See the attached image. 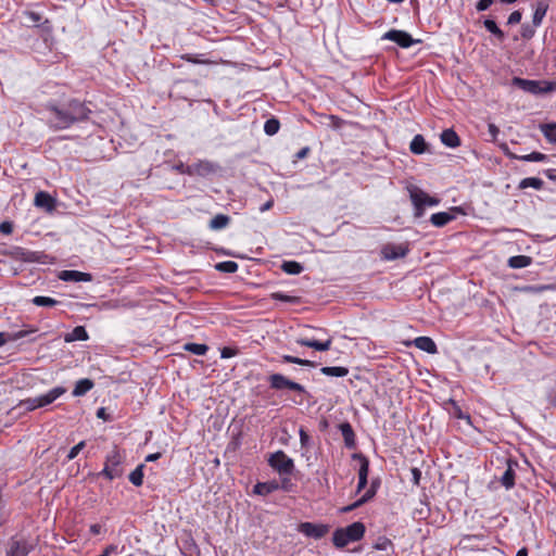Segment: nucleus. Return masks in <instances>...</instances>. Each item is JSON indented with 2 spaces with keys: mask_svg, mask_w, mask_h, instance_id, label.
<instances>
[{
  "mask_svg": "<svg viewBox=\"0 0 556 556\" xmlns=\"http://www.w3.org/2000/svg\"><path fill=\"white\" fill-rule=\"evenodd\" d=\"M48 125L55 130L70 128L76 123L88 119L91 110L79 100L73 99L61 104L47 105Z\"/></svg>",
  "mask_w": 556,
  "mask_h": 556,
  "instance_id": "nucleus-1",
  "label": "nucleus"
},
{
  "mask_svg": "<svg viewBox=\"0 0 556 556\" xmlns=\"http://www.w3.org/2000/svg\"><path fill=\"white\" fill-rule=\"evenodd\" d=\"M364 523L356 521L345 528L337 529L332 534V542L337 548H343L351 542L359 541L365 534Z\"/></svg>",
  "mask_w": 556,
  "mask_h": 556,
  "instance_id": "nucleus-2",
  "label": "nucleus"
},
{
  "mask_svg": "<svg viewBox=\"0 0 556 556\" xmlns=\"http://www.w3.org/2000/svg\"><path fill=\"white\" fill-rule=\"evenodd\" d=\"M408 192L415 208V217H421L426 206H437L440 203V199L430 197L428 193L416 186L409 187Z\"/></svg>",
  "mask_w": 556,
  "mask_h": 556,
  "instance_id": "nucleus-3",
  "label": "nucleus"
},
{
  "mask_svg": "<svg viewBox=\"0 0 556 556\" xmlns=\"http://www.w3.org/2000/svg\"><path fill=\"white\" fill-rule=\"evenodd\" d=\"M124 456L117 448H114L108 454L104 468L99 475L105 477L108 480L119 478L123 475V469L121 468Z\"/></svg>",
  "mask_w": 556,
  "mask_h": 556,
  "instance_id": "nucleus-4",
  "label": "nucleus"
},
{
  "mask_svg": "<svg viewBox=\"0 0 556 556\" xmlns=\"http://www.w3.org/2000/svg\"><path fill=\"white\" fill-rule=\"evenodd\" d=\"M268 465L280 476H290L294 470V462L283 451H277L268 458Z\"/></svg>",
  "mask_w": 556,
  "mask_h": 556,
  "instance_id": "nucleus-5",
  "label": "nucleus"
},
{
  "mask_svg": "<svg viewBox=\"0 0 556 556\" xmlns=\"http://www.w3.org/2000/svg\"><path fill=\"white\" fill-rule=\"evenodd\" d=\"M268 383L271 389L277 390V391L288 389V390L295 391L299 393L306 392L305 388L302 384L288 379L286 376H283L281 374L270 375L268 377Z\"/></svg>",
  "mask_w": 556,
  "mask_h": 556,
  "instance_id": "nucleus-6",
  "label": "nucleus"
},
{
  "mask_svg": "<svg viewBox=\"0 0 556 556\" xmlns=\"http://www.w3.org/2000/svg\"><path fill=\"white\" fill-rule=\"evenodd\" d=\"M199 85V81L195 79L192 80H176L170 89V96L178 98V99H185L189 100L194 94L190 91L192 88H197Z\"/></svg>",
  "mask_w": 556,
  "mask_h": 556,
  "instance_id": "nucleus-7",
  "label": "nucleus"
},
{
  "mask_svg": "<svg viewBox=\"0 0 556 556\" xmlns=\"http://www.w3.org/2000/svg\"><path fill=\"white\" fill-rule=\"evenodd\" d=\"M382 38L391 40L402 48H409L414 43L420 42V40H415L408 33L397 29L387 31Z\"/></svg>",
  "mask_w": 556,
  "mask_h": 556,
  "instance_id": "nucleus-8",
  "label": "nucleus"
},
{
  "mask_svg": "<svg viewBox=\"0 0 556 556\" xmlns=\"http://www.w3.org/2000/svg\"><path fill=\"white\" fill-rule=\"evenodd\" d=\"M408 252L409 249L407 244L389 243L381 249L382 257L387 261H394L397 258L405 257Z\"/></svg>",
  "mask_w": 556,
  "mask_h": 556,
  "instance_id": "nucleus-9",
  "label": "nucleus"
},
{
  "mask_svg": "<svg viewBox=\"0 0 556 556\" xmlns=\"http://www.w3.org/2000/svg\"><path fill=\"white\" fill-rule=\"evenodd\" d=\"M301 533L308 538L321 539L328 532V527L325 525H316L312 522H302L299 527Z\"/></svg>",
  "mask_w": 556,
  "mask_h": 556,
  "instance_id": "nucleus-10",
  "label": "nucleus"
},
{
  "mask_svg": "<svg viewBox=\"0 0 556 556\" xmlns=\"http://www.w3.org/2000/svg\"><path fill=\"white\" fill-rule=\"evenodd\" d=\"M511 84L526 92L532 94H541L542 83L540 80H530L520 77H514Z\"/></svg>",
  "mask_w": 556,
  "mask_h": 556,
  "instance_id": "nucleus-11",
  "label": "nucleus"
},
{
  "mask_svg": "<svg viewBox=\"0 0 556 556\" xmlns=\"http://www.w3.org/2000/svg\"><path fill=\"white\" fill-rule=\"evenodd\" d=\"M295 342H296V344H299L301 346H306V348L314 349L316 351L324 352V351H328L331 348L332 339L329 337L325 341H318V340L309 339V338H299V339H296Z\"/></svg>",
  "mask_w": 556,
  "mask_h": 556,
  "instance_id": "nucleus-12",
  "label": "nucleus"
},
{
  "mask_svg": "<svg viewBox=\"0 0 556 556\" xmlns=\"http://www.w3.org/2000/svg\"><path fill=\"white\" fill-rule=\"evenodd\" d=\"M532 8L534 10L532 23L534 26H541L549 8V0H536L535 3L532 4Z\"/></svg>",
  "mask_w": 556,
  "mask_h": 556,
  "instance_id": "nucleus-13",
  "label": "nucleus"
},
{
  "mask_svg": "<svg viewBox=\"0 0 556 556\" xmlns=\"http://www.w3.org/2000/svg\"><path fill=\"white\" fill-rule=\"evenodd\" d=\"M59 278L63 281H72V282H88L92 280V275L89 273H83L79 270H62L59 274Z\"/></svg>",
  "mask_w": 556,
  "mask_h": 556,
  "instance_id": "nucleus-14",
  "label": "nucleus"
},
{
  "mask_svg": "<svg viewBox=\"0 0 556 556\" xmlns=\"http://www.w3.org/2000/svg\"><path fill=\"white\" fill-rule=\"evenodd\" d=\"M516 467H518V463L516 460H513V459L507 460V468L500 479L501 484L506 490H510L515 485V476H516L515 468Z\"/></svg>",
  "mask_w": 556,
  "mask_h": 556,
  "instance_id": "nucleus-15",
  "label": "nucleus"
},
{
  "mask_svg": "<svg viewBox=\"0 0 556 556\" xmlns=\"http://www.w3.org/2000/svg\"><path fill=\"white\" fill-rule=\"evenodd\" d=\"M34 203L37 207L45 208L48 212H51L55 208V200L45 191H39L36 193Z\"/></svg>",
  "mask_w": 556,
  "mask_h": 556,
  "instance_id": "nucleus-16",
  "label": "nucleus"
},
{
  "mask_svg": "<svg viewBox=\"0 0 556 556\" xmlns=\"http://www.w3.org/2000/svg\"><path fill=\"white\" fill-rule=\"evenodd\" d=\"M66 392L64 387H55L48 391L46 394L39 395V405L40 407L48 406L52 404L56 399L63 395Z\"/></svg>",
  "mask_w": 556,
  "mask_h": 556,
  "instance_id": "nucleus-17",
  "label": "nucleus"
},
{
  "mask_svg": "<svg viewBox=\"0 0 556 556\" xmlns=\"http://www.w3.org/2000/svg\"><path fill=\"white\" fill-rule=\"evenodd\" d=\"M339 430L341 431L345 446L348 448H354L356 446V440L351 424L348 421L340 424Z\"/></svg>",
  "mask_w": 556,
  "mask_h": 556,
  "instance_id": "nucleus-18",
  "label": "nucleus"
},
{
  "mask_svg": "<svg viewBox=\"0 0 556 556\" xmlns=\"http://www.w3.org/2000/svg\"><path fill=\"white\" fill-rule=\"evenodd\" d=\"M36 331H37V329L31 328L28 330H20L16 332H0V348L3 346L7 342H13V341L21 340Z\"/></svg>",
  "mask_w": 556,
  "mask_h": 556,
  "instance_id": "nucleus-19",
  "label": "nucleus"
},
{
  "mask_svg": "<svg viewBox=\"0 0 556 556\" xmlns=\"http://www.w3.org/2000/svg\"><path fill=\"white\" fill-rule=\"evenodd\" d=\"M278 490H279V486H278L277 480H271V481H267V482H257L253 486V493L256 495H261V496H267L268 494H270L275 491H278Z\"/></svg>",
  "mask_w": 556,
  "mask_h": 556,
  "instance_id": "nucleus-20",
  "label": "nucleus"
},
{
  "mask_svg": "<svg viewBox=\"0 0 556 556\" xmlns=\"http://www.w3.org/2000/svg\"><path fill=\"white\" fill-rule=\"evenodd\" d=\"M414 345L429 354H435L438 352L435 342L429 337H418L414 340Z\"/></svg>",
  "mask_w": 556,
  "mask_h": 556,
  "instance_id": "nucleus-21",
  "label": "nucleus"
},
{
  "mask_svg": "<svg viewBox=\"0 0 556 556\" xmlns=\"http://www.w3.org/2000/svg\"><path fill=\"white\" fill-rule=\"evenodd\" d=\"M440 138L441 142L448 148L454 149L460 146L459 137L452 128L443 130Z\"/></svg>",
  "mask_w": 556,
  "mask_h": 556,
  "instance_id": "nucleus-22",
  "label": "nucleus"
},
{
  "mask_svg": "<svg viewBox=\"0 0 556 556\" xmlns=\"http://www.w3.org/2000/svg\"><path fill=\"white\" fill-rule=\"evenodd\" d=\"M88 339L89 336L84 326H76L71 332L64 336V341L67 343L74 341H87Z\"/></svg>",
  "mask_w": 556,
  "mask_h": 556,
  "instance_id": "nucleus-23",
  "label": "nucleus"
},
{
  "mask_svg": "<svg viewBox=\"0 0 556 556\" xmlns=\"http://www.w3.org/2000/svg\"><path fill=\"white\" fill-rule=\"evenodd\" d=\"M30 548L26 542L13 541L10 545L7 556H27Z\"/></svg>",
  "mask_w": 556,
  "mask_h": 556,
  "instance_id": "nucleus-24",
  "label": "nucleus"
},
{
  "mask_svg": "<svg viewBox=\"0 0 556 556\" xmlns=\"http://www.w3.org/2000/svg\"><path fill=\"white\" fill-rule=\"evenodd\" d=\"M507 264L514 269L525 268L532 264V257L528 255H515L508 258Z\"/></svg>",
  "mask_w": 556,
  "mask_h": 556,
  "instance_id": "nucleus-25",
  "label": "nucleus"
},
{
  "mask_svg": "<svg viewBox=\"0 0 556 556\" xmlns=\"http://www.w3.org/2000/svg\"><path fill=\"white\" fill-rule=\"evenodd\" d=\"M455 218V216L448 212H439L434 213L430 217V222L435 227H444L450 222H452Z\"/></svg>",
  "mask_w": 556,
  "mask_h": 556,
  "instance_id": "nucleus-26",
  "label": "nucleus"
},
{
  "mask_svg": "<svg viewBox=\"0 0 556 556\" xmlns=\"http://www.w3.org/2000/svg\"><path fill=\"white\" fill-rule=\"evenodd\" d=\"M94 383L90 379H80L76 382L73 390V396H83L93 388Z\"/></svg>",
  "mask_w": 556,
  "mask_h": 556,
  "instance_id": "nucleus-27",
  "label": "nucleus"
},
{
  "mask_svg": "<svg viewBox=\"0 0 556 556\" xmlns=\"http://www.w3.org/2000/svg\"><path fill=\"white\" fill-rule=\"evenodd\" d=\"M218 165L208 161H201L194 166V170L198 175L206 176L216 173Z\"/></svg>",
  "mask_w": 556,
  "mask_h": 556,
  "instance_id": "nucleus-28",
  "label": "nucleus"
},
{
  "mask_svg": "<svg viewBox=\"0 0 556 556\" xmlns=\"http://www.w3.org/2000/svg\"><path fill=\"white\" fill-rule=\"evenodd\" d=\"M410 152L414 154H422L427 150V142L421 135L414 136L409 144Z\"/></svg>",
  "mask_w": 556,
  "mask_h": 556,
  "instance_id": "nucleus-29",
  "label": "nucleus"
},
{
  "mask_svg": "<svg viewBox=\"0 0 556 556\" xmlns=\"http://www.w3.org/2000/svg\"><path fill=\"white\" fill-rule=\"evenodd\" d=\"M230 223V217L225 214H217L210 220V229L220 230L226 228Z\"/></svg>",
  "mask_w": 556,
  "mask_h": 556,
  "instance_id": "nucleus-30",
  "label": "nucleus"
},
{
  "mask_svg": "<svg viewBox=\"0 0 556 556\" xmlns=\"http://www.w3.org/2000/svg\"><path fill=\"white\" fill-rule=\"evenodd\" d=\"M539 128L548 142L556 144V123L541 124Z\"/></svg>",
  "mask_w": 556,
  "mask_h": 556,
  "instance_id": "nucleus-31",
  "label": "nucleus"
},
{
  "mask_svg": "<svg viewBox=\"0 0 556 556\" xmlns=\"http://www.w3.org/2000/svg\"><path fill=\"white\" fill-rule=\"evenodd\" d=\"M320 371L323 375L330 377H345L349 374V369L342 366H326L321 367Z\"/></svg>",
  "mask_w": 556,
  "mask_h": 556,
  "instance_id": "nucleus-32",
  "label": "nucleus"
},
{
  "mask_svg": "<svg viewBox=\"0 0 556 556\" xmlns=\"http://www.w3.org/2000/svg\"><path fill=\"white\" fill-rule=\"evenodd\" d=\"M280 267L288 275H299L304 269L302 264L295 261H285Z\"/></svg>",
  "mask_w": 556,
  "mask_h": 556,
  "instance_id": "nucleus-33",
  "label": "nucleus"
},
{
  "mask_svg": "<svg viewBox=\"0 0 556 556\" xmlns=\"http://www.w3.org/2000/svg\"><path fill=\"white\" fill-rule=\"evenodd\" d=\"M544 186V181L538 177H527L519 182V189L534 188L541 190Z\"/></svg>",
  "mask_w": 556,
  "mask_h": 556,
  "instance_id": "nucleus-34",
  "label": "nucleus"
},
{
  "mask_svg": "<svg viewBox=\"0 0 556 556\" xmlns=\"http://www.w3.org/2000/svg\"><path fill=\"white\" fill-rule=\"evenodd\" d=\"M354 459L359 460L358 478L367 479L369 472V462L363 454H354Z\"/></svg>",
  "mask_w": 556,
  "mask_h": 556,
  "instance_id": "nucleus-35",
  "label": "nucleus"
},
{
  "mask_svg": "<svg viewBox=\"0 0 556 556\" xmlns=\"http://www.w3.org/2000/svg\"><path fill=\"white\" fill-rule=\"evenodd\" d=\"M281 359L283 363L288 364H296L301 366H307V367H316V363L309 359L300 358L292 355H282Z\"/></svg>",
  "mask_w": 556,
  "mask_h": 556,
  "instance_id": "nucleus-36",
  "label": "nucleus"
},
{
  "mask_svg": "<svg viewBox=\"0 0 556 556\" xmlns=\"http://www.w3.org/2000/svg\"><path fill=\"white\" fill-rule=\"evenodd\" d=\"M483 25L486 28V30L490 31L492 35H494L497 39L504 40L505 34L496 25V23L493 20H491V18L484 20Z\"/></svg>",
  "mask_w": 556,
  "mask_h": 556,
  "instance_id": "nucleus-37",
  "label": "nucleus"
},
{
  "mask_svg": "<svg viewBox=\"0 0 556 556\" xmlns=\"http://www.w3.org/2000/svg\"><path fill=\"white\" fill-rule=\"evenodd\" d=\"M184 350L195 355H205L208 346L206 344L189 342L184 344Z\"/></svg>",
  "mask_w": 556,
  "mask_h": 556,
  "instance_id": "nucleus-38",
  "label": "nucleus"
},
{
  "mask_svg": "<svg viewBox=\"0 0 556 556\" xmlns=\"http://www.w3.org/2000/svg\"><path fill=\"white\" fill-rule=\"evenodd\" d=\"M238 264L233 261L219 262L215 265V268L220 273L232 274L238 270Z\"/></svg>",
  "mask_w": 556,
  "mask_h": 556,
  "instance_id": "nucleus-39",
  "label": "nucleus"
},
{
  "mask_svg": "<svg viewBox=\"0 0 556 556\" xmlns=\"http://www.w3.org/2000/svg\"><path fill=\"white\" fill-rule=\"evenodd\" d=\"M143 467L144 465H139L134 471L129 475V481L136 485L140 486L143 483Z\"/></svg>",
  "mask_w": 556,
  "mask_h": 556,
  "instance_id": "nucleus-40",
  "label": "nucleus"
},
{
  "mask_svg": "<svg viewBox=\"0 0 556 556\" xmlns=\"http://www.w3.org/2000/svg\"><path fill=\"white\" fill-rule=\"evenodd\" d=\"M33 304L36 306H45V307H53L59 304V301L50 298V296H42L37 295L31 300Z\"/></svg>",
  "mask_w": 556,
  "mask_h": 556,
  "instance_id": "nucleus-41",
  "label": "nucleus"
},
{
  "mask_svg": "<svg viewBox=\"0 0 556 556\" xmlns=\"http://www.w3.org/2000/svg\"><path fill=\"white\" fill-rule=\"evenodd\" d=\"M280 123L277 118L271 117L264 124V131L268 136H274L279 131Z\"/></svg>",
  "mask_w": 556,
  "mask_h": 556,
  "instance_id": "nucleus-42",
  "label": "nucleus"
},
{
  "mask_svg": "<svg viewBox=\"0 0 556 556\" xmlns=\"http://www.w3.org/2000/svg\"><path fill=\"white\" fill-rule=\"evenodd\" d=\"M181 60H185L187 62L193 63V64H211L212 62L207 59H204L202 54H190L186 53L180 55Z\"/></svg>",
  "mask_w": 556,
  "mask_h": 556,
  "instance_id": "nucleus-43",
  "label": "nucleus"
},
{
  "mask_svg": "<svg viewBox=\"0 0 556 556\" xmlns=\"http://www.w3.org/2000/svg\"><path fill=\"white\" fill-rule=\"evenodd\" d=\"M538 26H534L533 24L530 25L528 23H525L521 25V29H520V35L522 37V39L525 40H530L534 37L535 35V28Z\"/></svg>",
  "mask_w": 556,
  "mask_h": 556,
  "instance_id": "nucleus-44",
  "label": "nucleus"
},
{
  "mask_svg": "<svg viewBox=\"0 0 556 556\" xmlns=\"http://www.w3.org/2000/svg\"><path fill=\"white\" fill-rule=\"evenodd\" d=\"M20 407L24 408L25 410L31 412L36 408H39V397H29L26 400L21 401Z\"/></svg>",
  "mask_w": 556,
  "mask_h": 556,
  "instance_id": "nucleus-45",
  "label": "nucleus"
},
{
  "mask_svg": "<svg viewBox=\"0 0 556 556\" xmlns=\"http://www.w3.org/2000/svg\"><path fill=\"white\" fill-rule=\"evenodd\" d=\"M270 296L274 300L286 302V303H292V304L299 303L298 296L289 295V294H286L282 292H274V293H271Z\"/></svg>",
  "mask_w": 556,
  "mask_h": 556,
  "instance_id": "nucleus-46",
  "label": "nucleus"
},
{
  "mask_svg": "<svg viewBox=\"0 0 556 556\" xmlns=\"http://www.w3.org/2000/svg\"><path fill=\"white\" fill-rule=\"evenodd\" d=\"M279 490L285 492H292L295 488V484L292 482L291 478L288 476H282L281 480L278 481Z\"/></svg>",
  "mask_w": 556,
  "mask_h": 556,
  "instance_id": "nucleus-47",
  "label": "nucleus"
},
{
  "mask_svg": "<svg viewBox=\"0 0 556 556\" xmlns=\"http://www.w3.org/2000/svg\"><path fill=\"white\" fill-rule=\"evenodd\" d=\"M15 256L20 257V258H22L23 261H26V262H34V261H36L34 252L26 251V250H24L22 248H17L16 249Z\"/></svg>",
  "mask_w": 556,
  "mask_h": 556,
  "instance_id": "nucleus-48",
  "label": "nucleus"
},
{
  "mask_svg": "<svg viewBox=\"0 0 556 556\" xmlns=\"http://www.w3.org/2000/svg\"><path fill=\"white\" fill-rule=\"evenodd\" d=\"M375 495V490L369 489L358 501H356L353 505L346 508V510H351L353 508L359 507L365 504L368 500H370Z\"/></svg>",
  "mask_w": 556,
  "mask_h": 556,
  "instance_id": "nucleus-49",
  "label": "nucleus"
},
{
  "mask_svg": "<svg viewBox=\"0 0 556 556\" xmlns=\"http://www.w3.org/2000/svg\"><path fill=\"white\" fill-rule=\"evenodd\" d=\"M389 547H392V542L386 536L379 538L374 545L377 551H387Z\"/></svg>",
  "mask_w": 556,
  "mask_h": 556,
  "instance_id": "nucleus-50",
  "label": "nucleus"
},
{
  "mask_svg": "<svg viewBox=\"0 0 556 556\" xmlns=\"http://www.w3.org/2000/svg\"><path fill=\"white\" fill-rule=\"evenodd\" d=\"M541 83V94L556 91V81L543 80Z\"/></svg>",
  "mask_w": 556,
  "mask_h": 556,
  "instance_id": "nucleus-51",
  "label": "nucleus"
},
{
  "mask_svg": "<svg viewBox=\"0 0 556 556\" xmlns=\"http://www.w3.org/2000/svg\"><path fill=\"white\" fill-rule=\"evenodd\" d=\"M85 441H80L78 444L73 446L67 454V460L74 459L79 454V452L85 447Z\"/></svg>",
  "mask_w": 556,
  "mask_h": 556,
  "instance_id": "nucleus-52",
  "label": "nucleus"
},
{
  "mask_svg": "<svg viewBox=\"0 0 556 556\" xmlns=\"http://www.w3.org/2000/svg\"><path fill=\"white\" fill-rule=\"evenodd\" d=\"M521 18H522V13L520 11H518V10L514 11L508 16L507 24L508 25L518 24V23H520Z\"/></svg>",
  "mask_w": 556,
  "mask_h": 556,
  "instance_id": "nucleus-53",
  "label": "nucleus"
},
{
  "mask_svg": "<svg viewBox=\"0 0 556 556\" xmlns=\"http://www.w3.org/2000/svg\"><path fill=\"white\" fill-rule=\"evenodd\" d=\"M299 434H300L301 446L302 447H307L308 443L311 441L309 435L307 434V432L303 428L300 429Z\"/></svg>",
  "mask_w": 556,
  "mask_h": 556,
  "instance_id": "nucleus-54",
  "label": "nucleus"
},
{
  "mask_svg": "<svg viewBox=\"0 0 556 556\" xmlns=\"http://www.w3.org/2000/svg\"><path fill=\"white\" fill-rule=\"evenodd\" d=\"M493 2L494 0H479L476 4V9L480 12L485 11L493 4Z\"/></svg>",
  "mask_w": 556,
  "mask_h": 556,
  "instance_id": "nucleus-55",
  "label": "nucleus"
},
{
  "mask_svg": "<svg viewBox=\"0 0 556 556\" xmlns=\"http://www.w3.org/2000/svg\"><path fill=\"white\" fill-rule=\"evenodd\" d=\"M12 231H13V225L11 222L5 220L0 224V232L1 233L10 235V233H12Z\"/></svg>",
  "mask_w": 556,
  "mask_h": 556,
  "instance_id": "nucleus-56",
  "label": "nucleus"
},
{
  "mask_svg": "<svg viewBox=\"0 0 556 556\" xmlns=\"http://www.w3.org/2000/svg\"><path fill=\"white\" fill-rule=\"evenodd\" d=\"M236 354H237V350L236 349L226 346V348H224L222 350L220 357L222 358H230V357L235 356Z\"/></svg>",
  "mask_w": 556,
  "mask_h": 556,
  "instance_id": "nucleus-57",
  "label": "nucleus"
},
{
  "mask_svg": "<svg viewBox=\"0 0 556 556\" xmlns=\"http://www.w3.org/2000/svg\"><path fill=\"white\" fill-rule=\"evenodd\" d=\"M530 159H532V162H545L547 160V155L541 152H532L530 153Z\"/></svg>",
  "mask_w": 556,
  "mask_h": 556,
  "instance_id": "nucleus-58",
  "label": "nucleus"
},
{
  "mask_svg": "<svg viewBox=\"0 0 556 556\" xmlns=\"http://www.w3.org/2000/svg\"><path fill=\"white\" fill-rule=\"evenodd\" d=\"M489 132H490L492 139L495 140L496 136L500 132V129L494 124H489Z\"/></svg>",
  "mask_w": 556,
  "mask_h": 556,
  "instance_id": "nucleus-59",
  "label": "nucleus"
},
{
  "mask_svg": "<svg viewBox=\"0 0 556 556\" xmlns=\"http://www.w3.org/2000/svg\"><path fill=\"white\" fill-rule=\"evenodd\" d=\"M502 150H503V152L505 153V155H506L507 157H509L510 160H516V159H517V154L513 153V152L508 149L507 144H503V146H502Z\"/></svg>",
  "mask_w": 556,
  "mask_h": 556,
  "instance_id": "nucleus-60",
  "label": "nucleus"
},
{
  "mask_svg": "<svg viewBox=\"0 0 556 556\" xmlns=\"http://www.w3.org/2000/svg\"><path fill=\"white\" fill-rule=\"evenodd\" d=\"M412 473H413L414 482H415L416 484H418V483H419V479H420V477H421V472H420V470H419L418 468H413V469H412Z\"/></svg>",
  "mask_w": 556,
  "mask_h": 556,
  "instance_id": "nucleus-61",
  "label": "nucleus"
},
{
  "mask_svg": "<svg viewBox=\"0 0 556 556\" xmlns=\"http://www.w3.org/2000/svg\"><path fill=\"white\" fill-rule=\"evenodd\" d=\"M548 403L551 406H553L554 408H556V390L555 391H552L549 394H548Z\"/></svg>",
  "mask_w": 556,
  "mask_h": 556,
  "instance_id": "nucleus-62",
  "label": "nucleus"
},
{
  "mask_svg": "<svg viewBox=\"0 0 556 556\" xmlns=\"http://www.w3.org/2000/svg\"><path fill=\"white\" fill-rule=\"evenodd\" d=\"M273 205H274V201H273V200H268L266 203H264V204L260 207V211H261L262 213H264V212H266V211L270 210V208L273 207Z\"/></svg>",
  "mask_w": 556,
  "mask_h": 556,
  "instance_id": "nucleus-63",
  "label": "nucleus"
},
{
  "mask_svg": "<svg viewBox=\"0 0 556 556\" xmlns=\"http://www.w3.org/2000/svg\"><path fill=\"white\" fill-rule=\"evenodd\" d=\"M545 174H546L548 179H551V180H555L556 179V169H554V168L547 169L545 172Z\"/></svg>",
  "mask_w": 556,
  "mask_h": 556,
  "instance_id": "nucleus-64",
  "label": "nucleus"
}]
</instances>
